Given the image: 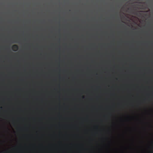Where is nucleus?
<instances>
[{
  "mask_svg": "<svg viewBox=\"0 0 153 153\" xmlns=\"http://www.w3.org/2000/svg\"><path fill=\"white\" fill-rule=\"evenodd\" d=\"M13 51H16L18 49V46L16 45H14L12 47Z\"/></svg>",
  "mask_w": 153,
  "mask_h": 153,
  "instance_id": "1",
  "label": "nucleus"
}]
</instances>
